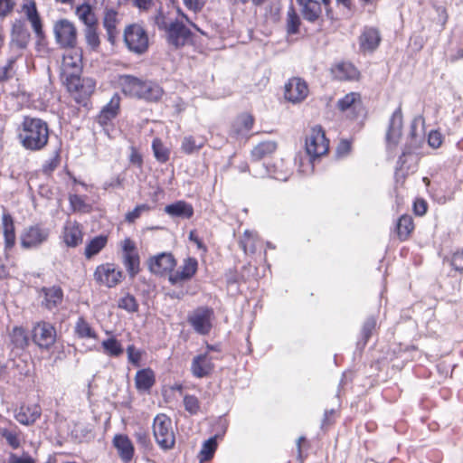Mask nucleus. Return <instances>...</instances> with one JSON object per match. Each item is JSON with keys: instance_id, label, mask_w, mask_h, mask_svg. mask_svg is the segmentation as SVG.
<instances>
[{"instance_id": "6", "label": "nucleus", "mask_w": 463, "mask_h": 463, "mask_svg": "<svg viewBox=\"0 0 463 463\" xmlns=\"http://www.w3.org/2000/svg\"><path fill=\"white\" fill-rule=\"evenodd\" d=\"M82 69V52L80 49H71L63 55L61 70L67 80L79 82V75ZM78 89V83L74 84Z\"/></svg>"}, {"instance_id": "40", "label": "nucleus", "mask_w": 463, "mask_h": 463, "mask_svg": "<svg viewBox=\"0 0 463 463\" xmlns=\"http://www.w3.org/2000/svg\"><path fill=\"white\" fill-rule=\"evenodd\" d=\"M204 145L203 138H195L192 136H186L181 143V150L187 155L199 151Z\"/></svg>"}, {"instance_id": "24", "label": "nucleus", "mask_w": 463, "mask_h": 463, "mask_svg": "<svg viewBox=\"0 0 463 463\" xmlns=\"http://www.w3.org/2000/svg\"><path fill=\"white\" fill-rule=\"evenodd\" d=\"M381 42V36L375 28H366L359 38L360 49L364 52H373Z\"/></svg>"}, {"instance_id": "14", "label": "nucleus", "mask_w": 463, "mask_h": 463, "mask_svg": "<svg viewBox=\"0 0 463 463\" xmlns=\"http://www.w3.org/2000/svg\"><path fill=\"white\" fill-rule=\"evenodd\" d=\"M165 31L168 43L176 49L191 41V31L182 23H172Z\"/></svg>"}, {"instance_id": "53", "label": "nucleus", "mask_w": 463, "mask_h": 463, "mask_svg": "<svg viewBox=\"0 0 463 463\" xmlns=\"http://www.w3.org/2000/svg\"><path fill=\"white\" fill-rule=\"evenodd\" d=\"M428 144L432 148H438L442 144V135L437 130H431L428 136Z\"/></svg>"}, {"instance_id": "43", "label": "nucleus", "mask_w": 463, "mask_h": 463, "mask_svg": "<svg viewBox=\"0 0 463 463\" xmlns=\"http://www.w3.org/2000/svg\"><path fill=\"white\" fill-rule=\"evenodd\" d=\"M301 21L293 7H290L287 14V33L295 34L298 33Z\"/></svg>"}, {"instance_id": "58", "label": "nucleus", "mask_w": 463, "mask_h": 463, "mask_svg": "<svg viewBox=\"0 0 463 463\" xmlns=\"http://www.w3.org/2000/svg\"><path fill=\"white\" fill-rule=\"evenodd\" d=\"M59 163H60V159H59L58 155H56L53 157H52L51 159H49L48 161H46V163L43 166V171L45 174H51L54 169L57 168V166L59 165Z\"/></svg>"}, {"instance_id": "4", "label": "nucleus", "mask_w": 463, "mask_h": 463, "mask_svg": "<svg viewBox=\"0 0 463 463\" xmlns=\"http://www.w3.org/2000/svg\"><path fill=\"white\" fill-rule=\"evenodd\" d=\"M52 31L56 43L65 49H73L78 43V31L75 24L67 18L53 23Z\"/></svg>"}, {"instance_id": "62", "label": "nucleus", "mask_w": 463, "mask_h": 463, "mask_svg": "<svg viewBox=\"0 0 463 463\" xmlns=\"http://www.w3.org/2000/svg\"><path fill=\"white\" fill-rule=\"evenodd\" d=\"M351 150V144L347 140H342L336 148V153L338 156H343L349 153Z\"/></svg>"}, {"instance_id": "60", "label": "nucleus", "mask_w": 463, "mask_h": 463, "mask_svg": "<svg viewBox=\"0 0 463 463\" xmlns=\"http://www.w3.org/2000/svg\"><path fill=\"white\" fill-rule=\"evenodd\" d=\"M121 247H122V251H123L122 253H135V252H137L135 242L131 239H129V238H126L121 242Z\"/></svg>"}, {"instance_id": "50", "label": "nucleus", "mask_w": 463, "mask_h": 463, "mask_svg": "<svg viewBox=\"0 0 463 463\" xmlns=\"http://www.w3.org/2000/svg\"><path fill=\"white\" fill-rule=\"evenodd\" d=\"M184 406L191 414H196L200 410V402L194 395H185L184 397Z\"/></svg>"}, {"instance_id": "48", "label": "nucleus", "mask_w": 463, "mask_h": 463, "mask_svg": "<svg viewBox=\"0 0 463 463\" xmlns=\"http://www.w3.org/2000/svg\"><path fill=\"white\" fill-rule=\"evenodd\" d=\"M217 448V443L214 438H211L203 442L201 449L202 459L209 460L213 456V453Z\"/></svg>"}, {"instance_id": "47", "label": "nucleus", "mask_w": 463, "mask_h": 463, "mask_svg": "<svg viewBox=\"0 0 463 463\" xmlns=\"http://www.w3.org/2000/svg\"><path fill=\"white\" fill-rule=\"evenodd\" d=\"M118 306L119 308L125 309L128 312H136L138 308V304L137 303L136 298L129 294L119 298Z\"/></svg>"}, {"instance_id": "30", "label": "nucleus", "mask_w": 463, "mask_h": 463, "mask_svg": "<svg viewBox=\"0 0 463 463\" xmlns=\"http://www.w3.org/2000/svg\"><path fill=\"white\" fill-rule=\"evenodd\" d=\"M333 73L340 80H354L359 77L358 70L349 62L337 64L333 70Z\"/></svg>"}, {"instance_id": "36", "label": "nucleus", "mask_w": 463, "mask_h": 463, "mask_svg": "<svg viewBox=\"0 0 463 463\" xmlns=\"http://www.w3.org/2000/svg\"><path fill=\"white\" fill-rule=\"evenodd\" d=\"M277 149L275 141H264L257 145L251 151V156L259 161L265 156L272 154Z\"/></svg>"}, {"instance_id": "13", "label": "nucleus", "mask_w": 463, "mask_h": 463, "mask_svg": "<svg viewBox=\"0 0 463 463\" xmlns=\"http://www.w3.org/2000/svg\"><path fill=\"white\" fill-rule=\"evenodd\" d=\"M197 269V260L191 257L186 258L176 271L169 274L168 281L174 286H182L184 282L195 275Z\"/></svg>"}, {"instance_id": "23", "label": "nucleus", "mask_w": 463, "mask_h": 463, "mask_svg": "<svg viewBox=\"0 0 463 463\" xmlns=\"http://www.w3.org/2000/svg\"><path fill=\"white\" fill-rule=\"evenodd\" d=\"M120 22L119 14L113 8H106L103 18V26L107 31L108 39L113 43L118 31L117 29L118 24Z\"/></svg>"}, {"instance_id": "3", "label": "nucleus", "mask_w": 463, "mask_h": 463, "mask_svg": "<svg viewBox=\"0 0 463 463\" xmlns=\"http://www.w3.org/2000/svg\"><path fill=\"white\" fill-rule=\"evenodd\" d=\"M153 433L157 445L164 450L172 449L175 437L171 419L165 414H158L154 419Z\"/></svg>"}, {"instance_id": "8", "label": "nucleus", "mask_w": 463, "mask_h": 463, "mask_svg": "<svg viewBox=\"0 0 463 463\" xmlns=\"http://www.w3.org/2000/svg\"><path fill=\"white\" fill-rule=\"evenodd\" d=\"M328 140L321 127L313 128L306 138V151L311 158L319 157L328 151Z\"/></svg>"}, {"instance_id": "15", "label": "nucleus", "mask_w": 463, "mask_h": 463, "mask_svg": "<svg viewBox=\"0 0 463 463\" xmlns=\"http://www.w3.org/2000/svg\"><path fill=\"white\" fill-rule=\"evenodd\" d=\"M402 134V112L401 106L392 113L386 133V142L389 147H395Z\"/></svg>"}, {"instance_id": "54", "label": "nucleus", "mask_w": 463, "mask_h": 463, "mask_svg": "<svg viewBox=\"0 0 463 463\" xmlns=\"http://www.w3.org/2000/svg\"><path fill=\"white\" fill-rule=\"evenodd\" d=\"M127 354L129 363L138 366L141 359V353L136 349L134 345H128L127 348Z\"/></svg>"}, {"instance_id": "51", "label": "nucleus", "mask_w": 463, "mask_h": 463, "mask_svg": "<svg viewBox=\"0 0 463 463\" xmlns=\"http://www.w3.org/2000/svg\"><path fill=\"white\" fill-rule=\"evenodd\" d=\"M375 326H376V319L373 317H370L365 320V322L363 326V328H362V334H363V337L364 339V343H366L368 341V339L370 338L373 330L375 328Z\"/></svg>"}, {"instance_id": "12", "label": "nucleus", "mask_w": 463, "mask_h": 463, "mask_svg": "<svg viewBox=\"0 0 463 463\" xmlns=\"http://www.w3.org/2000/svg\"><path fill=\"white\" fill-rule=\"evenodd\" d=\"M122 271L117 269L113 264L99 266L94 272V279L98 283L108 288L118 285L122 279Z\"/></svg>"}, {"instance_id": "16", "label": "nucleus", "mask_w": 463, "mask_h": 463, "mask_svg": "<svg viewBox=\"0 0 463 463\" xmlns=\"http://www.w3.org/2000/svg\"><path fill=\"white\" fill-rule=\"evenodd\" d=\"M176 265L175 259L171 253L162 252L153 256L148 260V266L151 272L158 275L172 273Z\"/></svg>"}, {"instance_id": "26", "label": "nucleus", "mask_w": 463, "mask_h": 463, "mask_svg": "<svg viewBox=\"0 0 463 463\" xmlns=\"http://www.w3.org/2000/svg\"><path fill=\"white\" fill-rule=\"evenodd\" d=\"M119 104V96L118 94H114L111 97L109 102L101 109L99 115L98 116V122L104 126L112 118H114L118 113Z\"/></svg>"}, {"instance_id": "21", "label": "nucleus", "mask_w": 463, "mask_h": 463, "mask_svg": "<svg viewBox=\"0 0 463 463\" xmlns=\"http://www.w3.org/2000/svg\"><path fill=\"white\" fill-rule=\"evenodd\" d=\"M305 20L315 23L322 14V2L317 0H296Z\"/></svg>"}, {"instance_id": "56", "label": "nucleus", "mask_w": 463, "mask_h": 463, "mask_svg": "<svg viewBox=\"0 0 463 463\" xmlns=\"http://www.w3.org/2000/svg\"><path fill=\"white\" fill-rule=\"evenodd\" d=\"M184 5L191 11L200 12L204 6L206 0H183Z\"/></svg>"}, {"instance_id": "22", "label": "nucleus", "mask_w": 463, "mask_h": 463, "mask_svg": "<svg viewBox=\"0 0 463 463\" xmlns=\"http://www.w3.org/2000/svg\"><path fill=\"white\" fill-rule=\"evenodd\" d=\"M23 10L26 15L27 20L30 22L31 26L39 39L43 38L44 32L43 30L42 19L33 1L28 2L23 5Z\"/></svg>"}, {"instance_id": "35", "label": "nucleus", "mask_w": 463, "mask_h": 463, "mask_svg": "<svg viewBox=\"0 0 463 463\" xmlns=\"http://www.w3.org/2000/svg\"><path fill=\"white\" fill-rule=\"evenodd\" d=\"M414 225L411 216L402 215L397 222V234L401 241L406 240L413 231Z\"/></svg>"}, {"instance_id": "32", "label": "nucleus", "mask_w": 463, "mask_h": 463, "mask_svg": "<svg viewBox=\"0 0 463 463\" xmlns=\"http://www.w3.org/2000/svg\"><path fill=\"white\" fill-rule=\"evenodd\" d=\"M75 14L86 27L98 24L96 14L89 4H82L77 6Z\"/></svg>"}, {"instance_id": "64", "label": "nucleus", "mask_w": 463, "mask_h": 463, "mask_svg": "<svg viewBox=\"0 0 463 463\" xmlns=\"http://www.w3.org/2000/svg\"><path fill=\"white\" fill-rule=\"evenodd\" d=\"M137 440L143 447H147L150 444L148 435L146 432L136 433Z\"/></svg>"}, {"instance_id": "28", "label": "nucleus", "mask_w": 463, "mask_h": 463, "mask_svg": "<svg viewBox=\"0 0 463 463\" xmlns=\"http://www.w3.org/2000/svg\"><path fill=\"white\" fill-rule=\"evenodd\" d=\"M165 212L173 217H180L184 219H190L194 215L193 206L184 201H178L175 203L166 205Z\"/></svg>"}, {"instance_id": "5", "label": "nucleus", "mask_w": 463, "mask_h": 463, "mask_svg": "<svg viewBox=\"0 0 463 463\" xmlns=\"http://www.w3.org/2000/svg\"><path fill=\"white\" fill-rule=\"evenodd\" d=\"M124 42L130 52L137 54L144 53L148 48V35L146 30L137 24L125 28Z\"/></svg>"}, {"instance_id": "44", "label": "nucleus", "mask_w": 463, "mask_h": 463, "mask_svg": "<svg viewBox=\"0 0 463 463\" xmlns=\"http://www.w3.org/2000/svg\"><path fill=\"white\" fill-rule=\"evenodd\" d=\"M84 36L87 44L91 49H96L99 46V36L97 33V25L87 26L84 30Z\"/></svg>"}, {"instance_id": "2", "label": "nucleus", "mask_w": 463, "mask_h": 463, "mask_svg": "<svg viewBox=\"0 0 463 463\" xmlns=\"http://www.w3.org/2000/svg\"><path fill=\"white\" fill-rule=\"evenodd\" d=\"M119 82L125 94L147 101H157L164 93L163 89L157 83L142 80L131 75H122Z\"/></svg>"}, {"instance_id": "17", "label": "nucleus", "mask_w": 463, "mask_h": 463, "mask_svg": "<svg viewBox=\"0 0 463 463\" xmlns=\"http://www.w3.org/2000/svg\"><path fill=\"white\" fill-rule=\"evenodd\" d=\"M307 94V85L300 78H292L285 85V98L292 103L302 101Z\"/></svg>"}, {"instance_id": "31", "label": "nucleus", "mask_w": 463, "mask_h": 463, "mask_svg": "<svg viewBox=\"0 0 463 463\" xmlns=\"http://www.w3.org/2000/svg\"><path fill=\"white\" fill-rule=\"evenodd\" d=\"M5 248L10 249L15 243V232L13 218L10 214L5 213L2 217Z\"/></svg>"}, {"instance_id": "37", "label": "nucleus", "mask_w": 463, "mask_h": 463, "mask_svg": "<svg viewBox=\"0 0 463 463\" xmlns=\"http://www.w3.org/2000/svg\"><path fill=\"white\" fill-rule=\"evenodd\" d=\"M337 107L341 111H346L350 109H357L361 107L360 94L356 92L346 94L343 99L338 100Z\"/></svg>"}, {"instance_id": "41", "label": "nucleus", "mask_w": 463, "mask_h": 463, "mask_svg": "<svg viewBox=\"0 0 463 463\" xmlns=\"http://www.w3.org/2000/svg\"><path fill=\"white\" fill-rule=\"evenodd\" d=\"M101 345L103 352L109 356L118 357L120 356L124 352L120 342L113 336L104 340Z\"/></svg>"}, {"instance_id": "52", "label": "nucleus", "mask_w": 463, "mask_h": 463, "mask_svg": "<svg viewBox=\"0 0 463 463\" xmlns=\"http://www.w3.org/2000/svg\"><path fill=\"white\" fill-rule=\"evenodd\" d=\"M252 237H253V232H251L250 231L244 232L243 238L241 240L240 244L245 252H247L248 250H250V252H253L255 250V247L251 241Z\"/></svg>"}, {"instance_id": "59", "label": "nucleus", "mask_w": 463, "mask_h": 463, "mask_svg": "<svg viewBox=\"0 0 463 463\" xmlns=\"http://www.w3.org/2000/svg\"><path fill=\"white\" fill-rule=\"evenodd\" d=\"M74 432L76 437H81L85 439L92 438V431L87 426H83L81 424H77L74 429Z\"/></svg>"}, {"instance_id": "57", "label": "nucleus", "mask_w": 463, "mask_h": 463, "mask_svg": "<svg viewBox=\"0 0 463 463\" xmlns=\"http://www.w3.org/2000/svg\"><path fill=\"white\" fill-rule=\"evenodd\" d=\"M451 266L456 270L463 272V250L453 254L451 259Z\"/></svg>"}, {"instance_id": "20", "label": "nucleus", "mask_w": 463, "mask_h": 463, "mask_svg": "<svg viewBox=\"0 0 463 463\" xmlns=\"http://www.w3.org/2000/svg\"><path fill=\"white\" fill-rule=\"evenodd\" d=\"M212 357L207 354H199L194 357L191 364V372L196 378L208 376L213 370Z\"/></svg>"}, {"instance_id": "19", "label": "nucleus", "mask_w": 463, "mask_h": 463, "mask_svg": "<svg viewBox=\"0 0 463 463\" xmlns=\"http://www.w3.org/2000/svg\"><path fill=\"white\" fill-rule=\"evenodd\" d=\"M62 237L68 247H77L82 242L83 232L81 226L75 221L68 220L63 227Z\"/></svg>"}, {"instance_id": "25", "label": "nucleus", "mask_w": 463, "mask_h": 463, "mask_svg": "<svg viewBox=\"0 0 463 463\" xmlns=\"http://www.w3.org/2000/svg\"><path fill=\"white\" fill-rule=\"evenodd\" d=\"M113 445L118 449V455L123 461L128 462L132 459L134 447L128 436L122 434L116 435L113 439Z\"/></svg>"}, {"instance_id": "38", "label": "nucleus", "mask_w": 463, "mask_h": 463, "mask_svg": "<svg viewBox=\"0 0 463 463\" xmlns=\"http://www.w3.org/2000/svg\"><path fill=\"white\" fill-rule=\"evenodd\" d=\"M74 332L80 338H97V334L92 326L83 317H80L74 326Z\"/></svg>"}, {"instance_id": "33", "label": "nucleus", "mask_w": 463, "mask_h": 463, "mask_svg": "<svg viewBox=\"0 0 463 463\" xmlns=\"http://www.w3.org/2000/svg\"><path fill=\"white\" fill-rule=\"evenodd\" d=\"M10 344L13 348L24 349L28 345V335L25 330L20 326H14L9 333Z\"/></svg>"}, {"instance_id": "42", "label": "nucleus", "mask_w": 463, "mask_h": 463, "mask_svg": "<svg viewBox=\"0 0 463 463\" xmlns=\"http://www.w3.org/2000/svg\"><path fill=\"white\" fill-rule=\"evenodd\" d=\"M0 435L6 440L7 444L12 449H16L21 446V441L19 438L20 433L16 430L1 428Z\"/></svg>"}, {"instance_id": "9", "label": "nucleus", "mask_w": 463, "mask_h": 463, "mask_svg": "<svg viewBox=\"0 0 463 463\" xmlns=\"http://www.w3.org/2000/svg\"><path fill=\"white\" fill-rule=\"evenodd\" d=\"M33 340L40 348H50L56 341L55 327L45 321L38 322L33 328Z\"/></svg>"}, {"instance_id": "11", "label": "nucleus", "mask_w": 463, "mask_h": 463, "mask_svg": "<svg viewBox=\"0 0 463 463\" xmlns=\"http://www.w3.org/2000/svg\"><path fill=\"white\" fill-rule=\"evenodd\" d=\"M41 305L49 311L58 310L63 303V290L59 286L43 287L39 291Z\"/></svg>"}, {"instance_id": "63", "label": "nucleus", "mask_w": 463, "mask_h": 463, "mask_svg": "<svg viewBox=\"0 0 463 463\" xmlns=\"http://www.w3.org/2000/svg\"><path fill=\"white\" fill-rule=\"evenodd\" d=\"M14 7L12 0H0V16L6 15Z\"/></svg>"}, {"instance_id": "61", "label": "nucleus", "mask_w": 463, "mask_h": 463, "mask_svg": "<svg viewBox=\"0 0 463 463\" xmlns=\"http://www.w3.org/2000/svg\"><path fill=\"white\" fill-rule=\"evenodd\" d=\"M413 209H414V213L417 215L422 216L427 212V203L422 199H418L414 202Z\"/></svg>"}, {"instance_id": "45", "label": "nucleus", "mask_w": 463, "mask_h": 463, "mask_svg": "<svg viewBox=\"0 0 463 463\" xmlns=\"http://www.w3.org/2000/svg\"><path fill=\"white\" fill-rule=\"evenodd\" d=\"M152 147L155 156L158 161L165 163L168 160L169 151L167 148L164 146V145L158 138L154 139Z\"/></svg>"}, {"instance_id": "27", "label": "nucleus", "mask_w": 463, "mask_h": 463, "mask_svg": "<svg viewBox=\"0 0 463 463\" xmlns=\"http://www.w3.org/2000/svg\"><path fill=\"white\" fill-rule=\"evenodd\" d=\"M254 118L250 114L240 115L232 126V133L235 137H245L252 128Z\"/></svg>"}, {"instance_id": "1", "label": "nucleus", "mask_w": 463, "mask_h": 463, "mask_svg": "<svg viewBox=\"0 0 463 463\" xmlns=\"http://www.w3.org/2000/svg\"><path fill=\"white\" fill-rule=\"evenodd\" d=\"M16 135L18 142L25 150L36 152L47 146L50 128L43 119L24 116L17 128Z\"/></svg>"}, {"instance_id": "18", "label": "nucleus", "mask_w": 463, "mask_h": 463, "mask_svg": "<svg viewBox=\"0 0 463 463\" xmlns=\"http://www.w3.org/2000/svg\"><path fill=\"white\" fill-rule=\"evenodd\" d=\"M42 415V409L37 404H22L14 411V419L25 426L33 425Z\"/></svg>"}, {"instance_id": "29", "label": "nucleus", "mask_w": 463, "mask_h": 463, "mask_svg": "<svg viewBox=\"0 0 463 463\" xmlns=\"http://www.w3.org/2000/svg\"><path fill=\"white\" fill-rule=\"evenodd\" d=\"M155 383L154 372L149 369H142L137 372L135 376L136 388L139 392L149 391Z\"/></svg>"}, {"instance_id": "7", "label": "nucleus", "mask_w": 463, "mask_h": 463, "mask_svg": "<svg viewBox=\"0 0 463 463\" xmlns=\"http://www.w3.org/2000/svg\"><path fill=\"white\" fill-rule=\"evenodd\" d=\"M213 310L207 307H199L188 315L187 321L200 335H207L213 326Z\"/></svg>"}, {"instance_id": "55", "label": "nucleus", "mask_w": 463, "mask_h": 463, "mask_svg": "<svg viewBox=\"0 0 463 463\" xmlns=\"http://www.w3.org/2000/svg\"><path fill=\"white\" fill-rule=\"evenodd\" d=\"M8 463H35V461L28 453H24L21 457L11 453Z\"/></svg>"}, {"instance_id": "10", "label": "nucleus", "mask_w": 463, "mask_h": 463, "mask_svg": "<svg viewBox=\"0 0 463 463\" xmlns=\"http://www.w3.org/2000/svg\"><path fill=\"white\" fill-rule=\"evenodd\" d=\"M49 230L41 225L26 228L21 234V245L24 249L36 248L47 241Z\"/></svg>"}, {"instance_id": "34", "label": "nucleus", "mask_w": 463, "mask_h": 463, "mask_svg": "<svg viewBox=\"0 0 463 463\" xmlns=\"http://www.w3.org/2000/svg\"><path fill=\"white\" fill-rule=\"evenodd\" d=\"M122 260L130 278H134L139 272L140 260L138 253H122Z\"/></svg>"}, {"instance_id": "46", "label": "nucleus", "mask_w": 463, "mask_h": 463, "mask_svg": "<svg viewBox=\"0 0 463 463\" xmlns=\"http://www.w3.org/2000/svg\"><path fill=\"white\" fill-rule=\"evenodd\" d=\"M69 201L74 212L87 213L90 209V206L80 195L71 194L69 197Z\"/></svg>"}, {"instance_id": "49", "label": "nucleus", "mask_w": 463, "mask_h": 463, "mask_svg": "<svg viewBox=\"0 0 463 463\" xmlns=\"http://www.w3.org/2000/svg\"><path fill=\"white\" fill-rule=\"evenodd\" d=\"M149 210L150 206L146 203L137 205L134 208V210L126 213L125 220L128 223H133L137 219H138L141 216L143 213L148 212Z\"/></svg>"}, {"instance_id": "39", "label": "nucleus", "mask_w": 463, "mask_h": 463, "mask_svg": "<svg viewBox=\"0 0 463 463\" xmlns=\"http://www.w3.org/2000/svg\"><path fill=\"white\" fill-rule=\"evenodd\" d=\"M108 239L106 236L99 235L92 239L85 248V257L90 259L98 254L107 244Z\"/></svg>"}]
</instances>
